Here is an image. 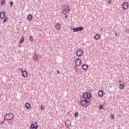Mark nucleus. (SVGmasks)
I'll return each instance as SVG.
<instances>
[{
    "label": "nucleus",
    "mask_w": 129,
    "mask_h": 129,
    "mask_svg": "<svg viewBox=\"0 0 129 129\" xmlns=\"http://www.w3.org/2000/svg\"><path fill=\"white\" fill-rule=\"evenodd\" d=\"M24 41H25V37H22L19 42V45H21V44H23Z\"/></svg>",
    "instance_id": "12"
},
{
    "label": "nucleus",
    "mask_w": 129,
    "mask_h": 129,
    "mask_svg": "<svg viewBox=\"0 0 129 129\" xmlns=\"http://www.w3.org/2000/svg\"><path fill=\"white\" fill-rule=\"evenodd\" d=\"M83 53V50L82 49H79L77 51V56L78 57H81Z\"/></svg>",
    "instance_id": "5"
},
{
    "label": "nucleus",
    "mask_w": 129,
    "mask_h": 129,
    "mask_svg": "<svg viewBox=\"0 0 129 129\" xmlns=\"http://www.w3.org/2000/svg\"><path fill=\"white\" fill-rule=\"evenodd\" d=\"M1 19H5V18H6L5 17H0Z\"/></svg>",
    "instance_id": "33"
},
{
    "label": "nucleus",
    "mask_w": 129,
    "mask_h": 129,
    "mask_svg": "<svg viewBox=\"0 0 129 129\" xmlns=\"http://www.w3.org/2000/svg\"><path fill=\"white\" fill-rule=\"evenodd\" d=\"M84 29V28H83V27L82 26L72 28V30H73V33H75L76 32H81V31H83Z\"/></svg>",
    "instance_id": "4"
},
{
    "label": "nucleus",
    "mask_w": 129,
    "mask_h": 129,
    "mask_svg": "<svg viewBox=\"0 0 129 129\" xmlns=\"http://www.w3.org/2000/svg\"><path fill=\"white\" fill-rule=\"evenodd\" d=\"M32 18L33 17H27V20H28V21H32Z\"/></svg>",
    "instance_id": "25"
},
{
    "label": "nucleus",
    "mask_w": 129,
    "mask_h": 129,
    "mask_svg": "<svg viewBox=\"0 0 129 129\" xmlns=\"http://www.w3.org/2000/svg\"><path fill=\"white\" fill-rule=\"evenodd\" d=\"M115 34H116V35H117V34L116 33Z\"/></svg>",
    "instance_id": "42"
},
{
    "label": "nucleus",
    "mask_w": 129,
    "mask_h": 129,
    "mask_svg": "<svg viewBox=\"0 0 129 129\" xmlns=\"http://www.w3.org/2000/svg\"><path fill=\"white\" fill-rule=\"evenodd\" d=\"M22 76H23V77H27L28 76V72H27L26 71H24L22 72Z\"/></svg>",
    "instance_id": "10"
},
{
    "label": "nucleus",
    "mask_w": 129,
    "mask_h": 129,
    "mask_svg": "<svg viewBox=\"0 0 129 129\" xmlns=\"http://www.w3.org/2000/svg\"><path fill=\"white\" fill-rule=\"evenodd\" d=\"M88 96H89V94L87 92H85L82 95V98L87 100H88Z\"/></svg>",
    "instance_id": "7"
},
{
    "label": "nucleus",
    "mask_w": 129,
    "mask_h": 129,
    "mask_svg": "<svg viewBox=\"0 0 129 129\" xmlns=\"http://www.w3.org/2000/svg\"><path fill=\"white\" fill-rule=\"evenodd\" d=\"M55 28L57 30H60V29H61V26L59 24H56L55 25Z\"/></svg>",
    "instance_id": "17"
},
{
    "label": "nucleus",
    "mask_w": 129,
    "mask_h": 129,
    "mask_svg": "<svg viewBox=\"0 0 129 129\" xmlns=\"http://www.w3.org/2000/svg\"><path fill=\"white\" fill-rule=\"evenodd\" d=\"M71 11V8L70 7H69V6L65 5H63V10L62 11V14H64V15H66L67 13H69V12H70Z\"/></svg>",
    "instance_id": "2"
},
{
    "label": "nucleus",
    "mask_w": 129,
    "mask_h": 129,
    "mask_svg": "<svg viewBox=\"0 0 129 129\" xmlns=\"http://www.w3.org/2000/svg\"><path fill=\"white\" fill-rule=\"evenodd\" d=\"M100 37V35H99V34H96L94 36V38H95V40H99Z\"/></svg>",
    "instance_id": "16"
},
{
    "label": "nucleus",
    "mask_w": 129,
    "mask_h": 129,
    "mask_svg": "<svg viewBox=\"0 0 129 129\" xmlns=\"http://www.w3.org/2000/svg\"><path fill=\"white\" fill-rule=\"evenodd\" d=\"M92 97V95L91 94H89L88 96V98L85 100H83L81 101V103L84 107H87L89 104H90V100ZM88 99V100H87Z\"/></svg>",
    "instance_id": "1"
},
{
    "label": "nucleus",
    "mask_w": 129,
    "mask_h": 129,
    "mask_svg": "<svg viewBox=\"0 0 129 129\" xmlns=\"http://www.w3.org/2000/svg\"><path fill=\"white\" fill-rule=\"evenodd\" d=\"M75 64L76 66H80L81 65V60H80V58H78L76 59Z\"/></svg>",
    "instance_id": "9"
},
{
    "label": "nucleus",
    "mask_w": 129,
    "mask_h": 129,
    "mask_svg": "<svg viewBox=\"0 0 129 129\" xmlns=\"http://www.w3.org/2000/svg\"><path fill=\"white\" fill-rule=\"evenodd\" d=\"M123 87H124V85L123 84H121L119 86L120 89H123Z\"/></svg>",
    "instance_id": "19"
},
{
    "label": "nucleus",
    "mask_w": 129,
    "mask_h": 129,
    "mask_svg": "<svg viewBox=\"0 0 129 129\" xmlns=\"http://www.w3.org/2000/svg\"><path fill=\"white\" fill-rule=\"evenodd\" d=\"M110 117L111 118H112V119H113V118H114V115L113 114L111 115Z\"/></svg>",
    "instance_id": "31"
},
{
    "label": "nucleus",
    "mask_w": 129,
    "mask_h": 129,
    "mask_svg": "<svg viewBox=\"0 0 129 129\" xmlns=\"http://www.w3.org/2000/svg\"><path fill=\"white\" fill-rule=\"evenodd\" d=\"M20 71L23 72V69H20Z\"/></svg>",
    "instance_id": "36"
},
{
    "label": "nucleus",
    "mask_w": 129,
    "mask_h": 129,
    "mask_svg": "<svg viewBox=\"0 0 129 129\" xmlns=\"http://www.w3.org/2000/svg\"><path fill=\"white\" fill-rule=\"evenodd\" d=\"M19 71H21V69H19Z\"/></svg>",
    "instance_id": "37"
},
{
    "label": "nucleus",
    "mask_w": 129,
    "mask_h": 129,
    "mask_svg": "<svg viewBox=\"0 0 129 129\" xmlns=\"http://www.w3.org/2000/svg\"><path fill=\"white\" fill-rule=\"evenodd\" d=\"M27 17H32V14H29Z\"/></svg>",
    "instance_id": "34"
},
{
    "label": "nucleus",
    "mask_w": 129,
    "mask_h": 129,
    "mask_svg": "<svg viewBox=\"0 0 129 129\" xmlns=\"http://www.w3.org/2000/svg\"><path fill=\"white\" fill-rule=\"evenodd\" d=\"M37 54H34L33 56L34 61H36V60H37Z\"/></svg>",
    "instance_id": "21"
},
{
    "label": "nucleus",
    "mask_w": 129,
    "mask_h": 129,
    "mask_svg": "<svg viewBox=\"0 0 129 129\" xmlns=\"http://www.w3.org/2000/svg\"><path fill=\"white\" fill-rule=\"evenodd\" d=\"M30 129H38V124L37 123H32L30 125Z\"/></svg>",
    "instance_id": "6"
},
{
    "label": "nucleus",
    "mask_w": 129,
    "mask_h": 129,
    "mask_svg": "<svg viewBox=\"0 0 129 129\" xmlns=\"http://www.w3.org/2000/svg\"><path fill=\"white\" fill-rule=\"evenodd\" d=\"M101 30L102 31V28L101 29Z\"/></svg>",
    "instance_id": "43"
},
{
    "label": "nucleus",
    "mask_w": 129,
    "mask_h": 129,
    "mask_svg": "<svg viewBox=\"0 0 129 129\" xmlns=\"http://www.w3.org/2000/svg\"><path fill=\"white\" fill-rule=\"evenodd\" d=\"M40 108L42 110H44V107H43V105H40Z\"/></svg>",
    "instance_id": "28"
},
{
    "label": "nucleus",
    "mask_w": 129,
    "mask_h": 129,
    "mask_svg": "<svg viewBox=\"0 0 129 129\" xmlns=\"http://www.w3.org/2000/svg\"><path fill=\"white\" fill-rule=\"evenodd\" d=\"M108 3L109 5H111V3H112L111 0H108Z\"/></svg>",
    "instance_id": "30"
},
{
    "label": "nucleus",
    "mask_w": 129,
    "mask_h": 129,
    "mask_svg": "<svg viewBox=\"0 0 129 129\" xmlns=\"http://www.w3.org/2000/svg\"><path fill=\"white\" fill-rule=\"evenodd\" d=\"M7 21H8V17H5L4 20H3V23L7 22Z\"/></svg>",
    "instance_id": "24"
},
{
    "label": "nucleus",
    "mask_w": 129,
    "mask_h": 129,
    "mask_svg": "<svg viewBox=\"0 0 129 129\" xmlns=\"http://www.w3.org/2000/svg\"><path fill=\"white\" fill-rule=\"evenodd\" d=\"M74 69L76 72H77V69H78V67L77 66L74 67Z\"/></svg>",
    "instance_id": "29"
},
{
    "label": "nucleus",
    "mask_w": 129,
    "mask_h": 129,
    "mask_svg": "<svg viewBox=\"0 0 129 129\" xmlns=\"http://www.w3.org/2000/svg\"><path fill=\"white\" fill-rule=\"evenodd\" d=\"M10 7H13V6H14V2H11L10 3Z\"/></svg>",
    "instance_id": "27"
},
{
    "label": "nucleus",
    "mask_w": 129,
    "mask_h": 129,
    "mask_svg": "<svg viewBox=\"0 0 129 129\" xmlns=\"http://www.w3.org/2000/svg\"><path fill=\"white\" fill-rule=\"evenodd\" d=\"M13 118L14 114H13L12 113L7 114L4 116V119L5 120H12Z\"/></svg>",
    "instance_id": "3"
},
{
    "label": "nucleus",
    "mask_w": 129,
    "mask_h": 129,
    "mask_svg": "<svg viewBox=\"0 0 129 129\" xmlns=\"http://www.w3.org/2000/svg\"><path fill=\"white\" fill-rule=\"evenodd\" d=\"M65 19H67V17H65Z\"/></svg>",
    "instance_id": "38"
},
{
    "label": "nucleus",
    "mask_w": 129,
    "mask_h": 129,
    "mask_svg": "<svg viewBox=\"0 0 129 129\" xmlns=\"http://www.w3.org/2000/svg\"><path fill=\"white\" fill-rule=\"evenodd\" d=\"M119 82H121V80H120V81H119Z\"/></svg>",
    "instance_id": "39"
},
{
    "label": "nucleus",
    "mask_w": 129,
    "mask_h": 129,
    "mask_svg": "<svg viewBox=\"0 0 129 129\" xmlns=\"http://www.w3.org/2000/svg\"><path fill=\"white\" fill-rule=\"evenodd\" d=\"M115 34H116V35H117V34L116 33Z\"/></svg>",
    "instance_id": "41"
},
{
    "label": "nucleus",
    "mask_w": 129,
    "mask_h": 129,
    "mask_svg": "<svg viewBox=\"0 0 129 129\" xmlns=\"http://www.w3.org/2000/svg\"><path fill=\"white\" fill-rule=\"evenodd\" d=\"M66 125L67 126V127H69L71 126V122L69 121V120L66 121Z\"/></svg>",
    "instance_id": "11"
},
{
    "label": "nucleus",
    "mask_w": 129,
    "mask_h": 129,
    "mask_svg": "<svg viewBox=\"0 0 129 129\" xmlns=\"http://www.w3.org/2000/svg\"><path fill=\"white\" fill-rule=\"evenodd\" d=\"M65 17H67V15H65Z\"/></svg>",
    "instance_id": "40"
},
{
    "label": "nucleus",
    "mask_w": 129,
    "mask_h": 129,
    "mask_svg": "<svg viewBox=\"0 0 129 129\" xmlns=\"http://www.w3.org/2000/svg\"><path fill=\"white\" fill-rule=\"evenodd\" d=\"M83 70H87L88 69V65L83 64L82 67Z\"/></svg>",
    "instance_id": "13"
},
{
    "label": "nucleus",
    "mask_w": 129,
    "mask_h": 129,
    "mask_svg": "<svg viewBox=\"0 0 129 129\" xmlns=\"http://www.w3.org/2000/svg\"><path fill=\"white\" fill-rule=\"evenodd\" d=\"M57 73L58 74H59V73H60V71H59V70H58V71H57Z\"/></svg>",
    "instance_id": "35"
},
{
    "label": "nucleus",
    "mask_w": 129,
    "mask_h": 129,
    "mask_svg": "<svg viewBox=\"0 0 129 129\" xmlns=\"http://www.w3.org/2000/svg\"><path fill=\"white\" fill-rule=\"evenodd\" d=\"M0 17H6V12H1Z\"/></svg>",
    "instance_id": "18"
},
{
    "label": "nucleus",
    "mask_w": 129,
    "mask_h": 129,
    "mask_svg": "<svg viewBox=\"0 0 129 129\" xmlns=\"http://www.w3.org/2000/svg\"><path fill=\"white\" fill-rule=\"evenodd\" d=\"M122 8L123 10H127L128 9V3L124 2L122 5Z\"/></svg>",
    "instance_id": "8"
},
{
    "label": "nucleus",
    "mask_w": 129,
    "mask_h": 129,
    "mask_svg": "<svg viewBox=\"0 0 129 129\" xmlns=\"http://www.w3.org/2000/svg\"><path fill=\"white\" fill-rule=\"evenodd\" d=\"M1 6H4L6 5V1L5 0H2L1 1Z\"/></svg>",
    "instance_id": "20"
},
{
    "label": "nucleus",
    "mask_w": 129,
    "mask_h": 129,
    "mask_svg": "<svg viewBox=\"0 0 129 129\" xmlns=\"http://www.w3.org/2000/svg\"><path fill=\"white\" fill-rule=\"evenodd\" d=\"M79 116V113H78V112H76L75 113V117H78Z\"/></svg>",
    "instance_id": "23"
},
{
    "label": "nucleus",
    "mask_w": 129,
    "mask_h": 129,
    "mask_svg": "<svg viewBox=\"0 0 129 129\" xmlns=\"http://www.w3.org/2000/svg\"><path fill=\"white\" fill-rule=\"evenodd\" d=\"M4 121H1L0 122V125H1V124H4Z\"/></svg>",
    "instance_id": "32"
},
{
    "label": "nucleus",
    "mask_w": 129,
    "mask_h": 129,
    "mask_svg": "<svg viewBox=\"0 0 129 129\" xmlns=\"http://www.w3.org/2000/svg\"><path fill=\"white\" fill-rule=\"evenodd\" d=\"M98 94L99 97H102V96H103V91H99L98 93Z\"/></svg>",
    "instance_id": "15"
},
{
    "label": "nucleus",
    "mask_w": 129,
    "mask_h": 129,
    "mask_svg": "<svg viewBox=\"0 0 129 129\" xmlns=\"http://www.w3.org/2000/svg\"><path fill=\"white\" fill-rule=\"evenodd\" d=\"M33 40H34V38L33 37V36H30V41H31L32 42V41H33Z\"/></svg>",
    "instance_id": "26"
},
{
    "label": "nucleus",
    "mask_w": 129,
    "mask_h": 129,
    "mask_svg": "<svg viewBox=\"0 0 129 129\" xmlns=\"http://www.w3.org/2000/svg\"><path fill=\"white\" fill-rule=\"evenodd\" d=\"M99 109H103V106L102 105H99L98 106Z\"/></svg>",
    "instance_id": "22"
},
{
    "label": "nucleus",
    "mask_w": 129,
    "mask_h": 129,
    "mask_svg": "<svg viewBox=\"0 0 129 129\" xmlns=\"http://www.w3.org/2000/svg\"><path fill=\"white\" fill-rule=\"evenodd\" d=\"M25 107L27 109H30V108H31V104H30L29 103H26L25 104Z\"/></svg>",
    "instance_id": "14"
}]
</instances>
